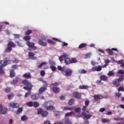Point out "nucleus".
Returning <instances> with one entry per match:
<instances>
[{
    "instance_id": "nucleus-41",
    "label": "nucleus",
    "mask_w": 124,
    "mask_h": 124,
    "mask_svg": "<svg viewBox=\"0 0 124 124\" xmlns=\"http://www.w3.org/2000/svg\"><path fill=\"white\" fill-rule=\"evenodd\" d=\"M87 72V71L85 70V69H80L78 70V73L80 74H85Z\"/></svg>"
},
{
    "instance_id": "nucleus-49",
    "label": "nucleus",
    "mask_w": 124,
    "mask_h": 124,
    "mask_svg": "<svg viewBox=\"0 0 124 124\" xmlns=\"http://www.w3.org/2000/svg\"><path fill=\"white\" fill-rule=\"evenodd\" d=\"M73 114V111H71L70 112H68L65 114V117H70V116H71Z\"/></svg>"
},
{
    "instance_id": "nucleus-9",
    "label": "nucleus",
    "mask_w": 124,
    "mask_h": 124,
    "mask_svg": "<svg viewBox=\"0 0 124 124\" xmlns=\"http://www.w3.org/2000/svg\"><path fill=\"white\" fill-rule=\"evenodd\" d=\"M9 106L10 107H11V108H19L20 105H19V104L17 103H10L9 104Z\"/></svg>"
},
{
    "instance_id": "nucleus-50",
    "label": "nucleus",
    "mask_w": 124,
    "mask_h": 124,
    "mask_svg": "<svg viewBox=\"0 0 124 124\" xmlns=\"http://www.w3.org/2000/svg\"><path fill=\"white\" fill-rule=\"evenodd\" d=\"M49 63L50 64V66H53L56 65V63L54 61H49Z\"/></svg>"
},
{
    "instance_id": "nucleus-37",
    "label": "nucleus",
    "mask_w": 124,
    "mask_h": 124,
    "mask_svg": "<svg viewBox=\"0 0 124 124\" xmlns=\"http://www.w3.org/2000/svg\"><path fill=\"white\" fill-rule=\"evenodd\" d=\"M45 64H47V62H42L41 64H40V65H38V68H40V69H41V68H42V66H43L44 65H45Z\"/></svg>"
},
{
    "instance_id": "nucleus-39",
    "label": "nucleus",
    "mask_w": 124,
    "mask_h": 124,
    "mask_svg": "<svg viewBox=\"0 0 124 124\" xmlns=\"http://www.w3.org/2000/svg\"><path fill=\"white\" fill-rule=\"evenodd\" d=\"M43 112V109L42 108H38L37 109V114L38 115H41Z\"/></svg>"
},
{
    "instance_id": "nucleus-34",
    "label": "nucleus",
    "mask_w": 124,
    "mask_h": 124,
    "mask_svg": "<svg viewBox=\"0 0 124 124\" xmlns=\"http://www.w3.org/2000/svg\"><path fill=\"white\" fill-rule=\"evenodd\" d=\"M77 62V59L75 58H72L71 59V63H76Z\"/></svg>"
},
{
    "instance_id": "nucleus-16",
    "label": "nucleus",
    "mask_w": 124,
    "mask_h": 124,
    "mask_svg": "<svg viewBox=\"0 0 124 124\" xmlns=\"http://www.w3.org/2000/svg\"><path fill=\"white\" fill-rule=\"evenodd\" d=\"M93 97L95 101H97L98 99H102L103 98V96L99 94L94 95Z\"/></svg>"
},
{
    "instance_id": "nucleus-7",
    "label": "nucleus",
    "mask_w": 124,
    "mask_h": 124,
    "mask_svg": "<svg viewBox=\"0 0 124 124\" xmlns=\"http://www.w3.org/2000/svg\"><path fill=\"white\" fill-rule=\"evenodd\" d=\"M73 96L75 97V98H77L78 99H81V93L77 92H75L73 93Z\"/></svg>"
},
{
    "instance_id": "nucleus-45",
    "label": "nucleus",
    "mask_w": 124,
    "mask_h": 124,
    "mask_svg": "<svg viewBox=\"0 0 124 124\" xmlns=\"http://www.w3.org/2000/svg\"><path fill=\"white\" fill-rule=\"evenodd\" d=\"M50 68L51 69L52 71H56V70H57V67L54 66H50Z\"/></svg>"
},
{
    "instance_id": "nucleus-30",
    "label": "nucleus",
    "mask_w": 124,
    "mask_h": 124,
    "mask_svg": "<svg viewBox=\"0 0 124 124\" xmlns=\"http://www.w3.org/2000/svg\"><path fill=\"white\" fill-rule=\"evenodd\" d=\"M47 115H48V112H47L46 110H45L43 111L42 113V117H43V118H45V117H47Z\"/></svg>"
},
{
    "instance_id": "nucleus-35",
    "label": "nucleus",
    "mask_w": 124,
    "mask_h": 124,
    "mask_svg": "<svg viewBox=\"0 0 124 124\" xmlns=\"http://www.w3.org/2000/svg\"><path fill=\"white\" fill-rule=\"evenodd\" d=\"M23 39L26 41H29V40H31V36L29 35H27L24 36Z\"/></svg>"
},
{
    "instance_id": "nucleus-58",
    "label": "nucleus",
    "mask_w": 124,
    "mask_h": 124,
    "mask_svg": "<svg viewBox=\"0 0 124 124\" xmlns=\"http://www.w3.org/2000/svg\"><path fill=\"white\" fill-rule=\"evenodd\" d=\"M124 61L123 60H119L118 62L117 63L118 64H122V63H124Z\"/></svg>"
},
{
    "instance_id": "nucleus-51",
    "label": "nucleus",
    "mask_w": 124,
    "mask_h": 124,
    "mask_svg": "<svg viewBox=\"0 0 124 124\" xmlns=\"http://www.w3.org/2000/svg\"><path fill=\"white\" fill-rule=\"evenodd\" d=\"M73 103H74V100L73 99L70 100L68 102V104L70 106L72 105V104H73Z\"/></svg>"
},
{
    "instance_id": "nucleus-29",
    "label": "nucleus",
    "mask_w": 124,
    "mask_h": 124,
    "mask_svg": "<svg viewBox=\"0 0 124 124\" xmlns=\"http://www.w3.org/2000/svg\"><path fill=\"white\" fill-rule=\"evenodd\" d=\"M107 52L108 53V55H112L113 54H114V52H113V51L112 49L110 48H108L106 49Z\"/></svg>"
},
{
    "instance_id": "nucleus-12",
    "label": "nucleus",
    "mask_w": 124,
    "mask_h": 124,
    "mask_svg": "<svg viewBox=\"0 0 124 124\" xmlns=\"http://www.w3.org/2000/svg\"><path fill=\"white\" fill-rule=\"evenodd\" d=\"M44 40V39H41L39 40L38 43L39 45H41V46H43L44 47H46L47 46V43L44 42L43 41Z\"/></svg>"
},
{
    "instance_id": "nucleus-6",
    "label": "nucleus",
    "mask_w": 124,
    "mask_h": 124,
    "mask_svg": "<svg viewBox=\"0 0 124 124\" xmlns=\"http://www.w3.org/2000/svg\"><path fill=\"white\" fill-rule=\"evenodd\" d=\"M26 45L28 47H29V51H34V50H36L37 49V47L34 46V43H31V42H26Z\"/></svg>"
},
{
    "instance_id": "nucleus-48",
    "label": "nucleus",
    "mask_w": 124,
    "mask_h": 124,
    "mask_svg": "<svg viewBox=\"0 0 124 124\" xmlns=\"http://www.w3.org/2000/svg\"><path fill=\"white\" fill-rule=\"evenodd\" d=\"M114 121H124V118L121 117L114 118Z\"/></svg>"
},
{
    "instance_id": "nucleus-2",
    "label": "nucleus",
    "mask_w": 124,
    "mask_h": 124,
    "mask_svg": "<svg viewBox=\"0 0 124 124\" xmlns=\"http://www.w3.org/2000/svg\"><path fill=\"white\" fill-rule=\"evenodd\" d=\"M11 64V60L8 58H6L5 61L3 62V63L2 60L0 61V64H1L0 65V76H1L2 74H4V71L2 69V67H3V66H6L7 64Z\"/></svg>"
},
{
    "instance_id": "nucleus-36",
    "label": "nucleus",
    "mask_w": 124,
    "mask_h": 124,
    "mask_svg": "<svg viewBox=\"0 0 124 124\" xmlns=\"http://www.w3.org/2000/svg\"><path fill=\"white\" fill-rule=\"evenodd\" d=\"M33 106L35 108H37V107H39V103L37 102H34V103H33Z\"/></svg>"
},
{
    "instance_id": "nucleus-63",
    "label": "nucleus",
    "mask_w": 124,
    "mask_h": 124,
    "mask_svg": "<svg viewBox=\"0 0 124 124\" xmlns=\"http://www.w3.org/2000/svg\"><path fill=\"white\" fill-rule=\"evenodd\" d=\"M105 111V108H100L99 110V112L100 113H103V112H104Z\"/></svg>"
},
{
    "instance_id": "nucleus-54",
    "label": "nucleus",
    "mask_w": 124,
    "mask_h": 124,
    "mask_svg": "<svg viewBox=\"0 0 124 124\" xmlns=\"http://www.w3.org/2000/svg\"><path fill=\"white\" fill-rule=\"evenodd\" d=\"M40 75L42 77H43L45 75V71L41 70L40 71Z\"/></svg>"
},
{
    "instance_id": "nucleus-20",
    "label": "nucleus",
    "mask_w": 124,
    "mask_h": 124,
    "mask_svg": "<svg viewBox=\"0 0 124 124\" xmlns=\"http://www.w3.org/2000/svg\"><path fill=\"white\" fill-rule=\"evenodd\" d=\"M52 91L54 93H59L61 91V89H60V88L58 87H53L52 88Z\"/></svg>"
},
{
    "instance_id": "nucleus-59",
    "label": "nucleus",
    "mask_w": 124,
    "mask_h": 124,
    "mask_svg": "<svg viewBox=\"0 0 124 124\" xmlns=\"http://www.w3.org/2000/svg\"><path fill=\"white\" fill-rule=\"evenodd\" d=\"M115 95L117 96V97H120V96H122V93H115Z\"/></svg>"
},
{
    "instance_id": "nucleus-32",
    "label": "nucleus",
    "mask_w": 124,
    "mask_h": 124,
    "mask_svg": "<svg viewBox=\"0 0 124 124\" xmlns=\"http://www.w3.org/2000/svg\"><path fill=\"white\" fill-rule=\"evenodd\" d=\"M74 111L75 113H78V114H80V113H81V108H77L75 109Z\"/></svg>"
},
{
    "instance_id": "nucleus-22",
    "label": "nucleus",
    "mask_w": 124,
    "mask_h": 124,
    "mask_svg": "<svg viewBox=\"0 0 124 124\" xmlns=\"http://www.w3.org/2000/svg\"><path fill=\"white\" fill-rule=\"evenodd\" d=\"M102 69V67L101 66H98L97 68L93 67L92 70L93 71H101Z\"/></svg>"
},
{
    "instance_id": "nucleus-17",
    "label": "nucleus",
    "mask_w": 124,
    "mask_h": 124,
    "mask_svg": "<svg viewBox=\"0 0 124 124\" xmlns=\"http://www.w3.org/2000/svg\"><path fill=\"white\" fill-rule=\"evenodd\" d=\"M31 98L33 100H38L39 98V94H34L31 96Z\"/></svg>"
},
{
    "instance_id": "nucleus-52",
    "label": "nucleus",
    "mask_w": 124,
    "mask_h": 124,
    "mask_svg": "<svg viewBox=\"0 0 124 124\" xmlns=\"http://www.w3.org/2000/svg\"><path fill=\"white\" fill-rule=\"evenodd\" d=\"M108 76H114L115 75V74L113 73L112 71H109L108 73Z\"/></svg>"
},
{
    "instance_id": "nucleus-3",
    "label": "nucleus",
    "mask_w": 124,
    "mask_h": 124,
    "mask_svg": "<svg viewBox=\"0 0 124 124\" xmlns=\"http://www.w3.org/2000/svg\"><path fill=\"white\" fill-rule=\"evenodd\" d=\"M22 83L24 86H25L23 87L24 90H26V91H31L33 86L30 81L27 79H24L22 81Z\"/></svg>"
},
{
    "instance_id": "nucleus-21",
    "label": "nucleus",
    "mask_w": 124,
    "mask_h": 124,
    "mask_svg": "<svg viewBox=\"0 0 124 124\" xmlns=\"http://www.w3.org/2000/svg\"><path fill=\"white\" fill-rule=\"evenodd\" d=\"M101 123H103V124L110 123L111 122V120L110 119H107V118H103L101 120Z\"/></svg>"
},
{
    "instance_id": "nucleus-44",
    "label": "nucleus",
    "mask_w": 124,
    "mask_h": 124,
    "mask_svg": "<svg viewBox=\"0 0 124 124\" xmlns=\"http://www.w3.org/2000/svg\"><path fill=\"white\" fill-rule=\"evenodd\" d=\"M100 79L103 81H105V80H107V77H106V76H101Z\"/></svg>"
},
{
    "instance_id": "nucleus-4",
    "label": "nucleus",
    "mask_w": 124,
    "mask_h": 124,
    "mask_svg": "<svg viewBox=\"0 0 124 124\" xmlns=\"http://www.w3.org/2000/svg\"><path fill=\"white\" fill-rule=\"evenodd\" d=\"M43 107H46L47 111H51V110H54L55 107L53 105V102L46 101L43 104Z\"/></svg>"
},
{
    "instance_id": "nucleus-13",
    "label": "nucleus",
    "mask_w": 124,
    "mask_h": 124,
    "mask_svg": "<svg viewBox=\"0 0 124 124\" xmlns=\"http://www.w3.org/2000/svg\"><path fill=\"white\" fill-rule=\"evenodd\" d=\"M46 91H47V87L46 86H42L39 89V94H41L42 93H44V92H45Z\"/></svg>"
},
{
    "instance_id": "nucleus-60",
    "label": "nucleus",
    "mask_w": 124,
    "mask_h": 124,
    "mask_svg": "<svg viewBox=\"0 0 124 124\" xmlns=\"http://www.w3.org/2000/svg\"><path fill=\"white\" fill-rule=\"evenodd\" d=\"M14 36L15 37V38H19V37H20V35L18 34H14Z\"/></svg>"
},
{
    "instance_id": "nucleus-43",
    "label": "nucleus",
    "mask_w": 124,
    "mask_h": 124,
    "mask_svg": "<svg viewBox=\"0 0 124 124\" xmlns=\"http://www.w3.org/2000/svg\"><path fill=\"white\" fill-rule=\"evenodd\" d=\"M14 97V94L13 93H11L10 94L8 95V98L9 99H12Z\"/></svg>"
},
{
    "instance_id": "nucleus-8",
    "label": "nucleus",
    "mask_w": 124,
    "mask_h": 124,
    "mask_svg": "<svg viewBox=\"0 0 124 124\" xmlns=\"http://www.w3.org/2000/svg\"><path fill=\"white\" fill-rule=\"evenodd\" d=\"M67 57H69V55L67 53H63L62 56L59 57V61L60 62H63Z\"/></svg>"
},
{
    "instance_id": "nucleus-14",
    "label": "nucleus",
    "mask_w": 124,
    "mask_h": 124,
    "mask_svg": "<svg viewBox=\"0 0 124 124\" xmlns=\"http://www.w3.org/2000/svg\"><path fill=\"white\" fill-rule=\"evenodd\" d=\"M22 77L23 78H25V79H31V73H26L22 76Z\"/></svg>"
},
{
    "instance_id": "nucleus-33",
    "label": "nucleus",
    "mask_w": 124,
    "mask_h": 124,
    "mask_svg": "<svg viewBox=\"0 0 124 124\" xmlns=\"http://www.w3.org/2000/svg\"><path fill=\"white\" fill-rule=\"evenodd\" d=\"M13 62H16V63H18V62H20V61H19L18 59H17V58L14 57L13 58L12 60Z\"/></svg>"
},
{
    "instance_id": "nucleus-24",
    "label": "nucleus",
    "mask_w": 124,
    "mask_h": 124,
    "mask_svg": "<svg viewBox=\"0 0 124 124\" xmlns=\"http://www.w3.org/2000/svg\"><path fill=\"white\" fill-rule=\"evenodd\" d=\"M89 87L88 85H80L79 86V89L80 90H88Z\"/></svg>"
},
{
    "instance_id": "nucleus-15",
    "label": "nucleus",
    "mask_w": 124,
    "mask_h": 124,
    "mask_svg": "<svg viewBox=\"0 0 124 124\" xmlns=\"http://www.w3.org/2000/svg\"><path fill=\"white\" fill-rule=\"evenodd\" d=\"M7 46L10 47L12 49L13 48H15V47H16V44L12 41H10L8 42Z\"/></svg>"
},
{
    "instance_id": "nucleus-10",
    "label": "nucleus",
    "mask_w": 124,
    "mask_h": 124,
    "mask_svg": "<svg viewBox=\"0 0 124 124\" xmlns=\"http://www.w3.org/2000/svg\"><path fill=\"white\" fill-rule=\"evenodd\" d=\"M7 113V108H2V106L0 105V114L5 115Z\"/></svg>"
},
{
    "instance_id": "nucleus-61",
    "label": "nucleus",
    "mask_w": 124,
    "mask_h": 124,
    "mask_svg": "<svg viewBox=\"0 0 124 124\" xmlns=\"http://www.w3.org/2000/svg\"><path fill=\"white\" fill-rule=\"evenodd\" d=\"M85 106H89V105L90 104V101L86 100L85 102Z\"/></svg>"
},
{
    "instance_id": "nucleus-27",
    "label": "nucleus",
    "mask_w": 124,
    "mask_h": 124,
    "mask_svg": "<svg viewBox=\"0 0 124 124\" xmlns=\"http://www.w3.org/2000/svg\"><path fill=\"white\" fill-rule=\"evenodd\" d=\"M23 112V108H19L17 110L16 114V115H20L21 113Z\"/></svg>"
},
{
    "instance_id": "nucleus-46",
    "label": "nucleus",
    "mask_w": 124,
    "mask_h": 124,
    "mask_svg": "<svg viewBox=\"0 0 124 124\" xmlns=\"http://www.w3.org/2000/svg\"><path fill=\"white\" fill-rule=\"evenodd\" d=\"M32 31L31 30H27L25 31L26 35H29L31 33H32Z\"/></svg>"
},
{
    "instance_id": "nucleus-42",
    "label": "nucleus",
    "mask_w": 124,
    "mask_h": 124,
    "mask_svg": "<svg viewBox=\"0 0 124 124\" xmlns=\"http://www.w3.org/2000/svg\"><path fill=\"white\" fill-rule=\"evenodd\" d=\"M64 124H72L71 121L69 120L68 119H66L65 120Z\"/></svg>"
},
{
    "instance_id": "nucleus-62",
    "label": "nucleus",
    "mask_w": 124,
    "mask_h": 124,
    "mask_svg": "<svg viewBox=\"0 0 124 124\" xmlns=\"http://www.w3.org/2000/svg\"><path fill=\"white\" fill-rule=\"evenodd\" d=\"M117 80H118V82H119L120 83H121V82H122V81H123V80H124V78H118Z\"/></svg>"
},
{
    "instance_id": "nucleus-19",
    "label": "nucleus",
    "mask_w": 124,
    "mask_h": 124,
    "mask_svg": "<svg viewBox=\"0 0 124 124\" xmlns=\"http://www.w3.org/2000/svg\"><path fill=\"white\" fill-rule=\"evenodd\" d=\"M19 81V78H14V79L11 81V85H15L16 84H17L18 82Z\"/></svg>"
},
{
    "instance_id": "nucleus-56",
    "label": "nucleus",
    "mask_w": 124,
    "mask_h": 124,
    "mask_svg": "<svg viewBox=\"0 0 124 124\" xmlns=\"http://www.w3.org/2000/svg\"><path fill=\"white\" fill-rule=\"evenodd\" d=\"M12 68L14 69H18V65H13L12 66Z\"/></svg>"
},
{
    "instance_id": "nucleus-11",
    "label": "nucleus",
    "mask_w": 124,
    "mask_h": 124,
    "mask_svg": "<svg viewBox=\"0 0 124 124\" xmlns=\"http://www.w3.org/2000/svg\"><path fill=\"white\" fill-rule=\"evenodd\" d=\"M35 54L34 53L32 52H29L28 53V56H29V59H30V60H35V59H36V57L35 56Z\"/></svg>"
},
{
    "instance_id": "nucleus-28",
    "label": "nucleus",
    "mask_w": 124,
    "mask_h": 124,
    "mask_svg": "<svg viewBox=\"0 0 124 124\" xmlns=\"http://www.w3.org/2000/svg\"><path fill=\"white\" fill-rule=\"evenodd\" d=\"M10 76L11 78L15 77V73L14 72V70L12 69L11 70L10 73Z\"/></svg>"
},
{
    "instance_id": "nucleus-25",
    "label": "nucleus",
    "mask_w": 124,
    "mask_h": 124,
    "mask_svg": "<svg viewBox=\"0 0 124 124\" xmlns=\"http://www.w3.org/2000/svg\"><path fill=\"white\" fill-rule=\"evenodd\" d=\"M11 51H12V48L8 46L7 47H6L4 52L5 53H10V52H11Z\"/></svg>"
},
{
    "instance_id": "nucleus-47",
    "label": "nucleus",
    "mask_w": 124,
    "mask_h": 124,
    "mask_svg": "<svg viewBox=\"0 0 124 124\" xmlns=\"http://www.w3.org/2000/svg\"><path fill=\"white\" fill-rule=\"evenodd\" d=\"M31 90L28 91V92L25 93V97H28V96L31 93Z\"/></svg>"
},
{
    "instance_id": "nucleus-18",
    "label": "nucleus",
    "mask_w": 124,
    "mask_h": 124,
    "mask_svg": "<svg viewBox=\"0 0 124 124\" xmlns=\"http://www.w3.org/2000/svg\"><path fill=\"white\" fill-rule=\"evenodd\" d=\"M64 62L65 64H66V65H68V64H70L71 63L70 58H68V57H67L66 59L64 60Z\"/></svg>"
},
{
    "instance_id": "nucleus-40",
    "label": "nucleus",
    "mask_w": 124,
    "mask_h": 124,
    "mask_svg": "<svg viewBox=\"0 0 124 124\" xmlns=\"http://www.w3.org/2000/svg\"><path fill=\"white\" fill-rule=\"evenodd\" d=\"M21 121L23 122H26L28 120V117L26 116L25 115H23L21 117Z\"/></svg>"
},
{
    "instance_id": "nucleus-53",
    "label": "nucleus",
    "mask_w": 124,
    "mask_h": 124,
    "mask_svg": "<svg viewBox=\"0 0 124 124\" xmlns=\"http://www.w3.org/2000/svg\"><path fill=\"white\" fill-rule=\"evenodd\" d=\"M11 91V89L9 87H7L5 89V93H10V91Z\"/></svg>"
},
{
    "instance_id": "nucleus-64",
    "label": "nucleus",
    "mask_w": 124,
    "mask_h": 124,
    "mask_svg": "<svg viewBox=\"0 0 124 124\" xmlns=\"http://www.w3.org/2000/svg\"><path fill=\"white\" fill-rule=\"evenodd\" d=\"M91 55H92L91 53H87L86 55H85V56H86V58H91Z\"/></svg>"
},
{
    "instance_id": "nucleus-55",
    "label": "nucleus",
    "mask_w": 124,
    "mask_h": 124,
    "mask_svg": "<svg viewBox=\"0 0 124 124\" xmlns=\"http://www.w3.org/2000/svg\"><path fill=\"white\" fill-rule=\"evenodd\" d=\"M118 74H124V70H119L118 72Z\"/></svg>"
},
{
    "instance_id": "nucleus-1",
    "label": "nucleus",
    "mask_w": 124,
    "mask_h": 124,
    "mask_svg": "<svg viewBox=\"0 0 124 124\" xmlns=\"http://www.w3.org/2000/svg\"><path fill=\"white\" fill-rule=\"evenodd\" d=\"M57 68L58 70H60V71L65 72L66 76H71V75L73 72V71L71 69L66 68L65 66L63 67H62V66H58Z\"/></svg>"
},
{
    "instance_id": "nucleus-38",
    "label": "nucleus",
    "mask_w": 124,
    "mask_h": 124,
    "mask_svg": "<svg viewBox=\"0 0 124 124\" xmlns=\"http://www.w3.org/2000/svg\"><path fill=\"white\" fill-rule=\"evenodd\" d=\"M48 43H50V44H52V45H55L56 44V42L52 41V40H50L49 39H48L47 40Z\"/></svg>"
},
{
    "instance_id": "nucleus-26",
    "label": "nucleus",
    "mask_w": 124,
    "mask_h": 124,
    "mask_svg": "<svg viewBox=\"0 0 124 124\" xmlns=\"http://www.w3.org/2000/svg\"><path fill=\"white\" fill-rule=\"evenodd\" d=\"M86 47H87V44L82 43L79 45L78 49H83V48H86Z\"/></svg>"
},
{
    "instance_id": "nucleus-31",
    "label": "nucleus",
    "mask_w": 124,
    "mask_h": 124,
    "mask_svg": "<svg viewBox=\"0 0 124 124\" xmlns=\"http://www.w3.org/2000/svg\"><path fill=\"white\" fill-rule=\"evenodd\" d=\"M26 105H27V106H29V107H32V106H33V102H28L26 103Z\"/></svg>"
},
{
    "instance_id": "nucleus-23",
    "label": "nucleus",
    "mask_w": 124,
    "mask_h": 124,
    "mask_svg": "<svg viewBox=\"0 0 124 124\" xmlns=\"http://www.w3.org/2000/svg\"><path fill=\"white\" fill-rule=\"evenodd\" d=\"M113 85H114V86H116V87H120V86H121V82H119V81H118L117 79L114 80L113 81Z\"/></svg>"
},
{
    "instance_id": "nucleus-5",
    "label": "nucleus",
    "mask_w": 124,
    "mask_h": 124,
    "mask_svg": "<svg viewBox=\"0 0 124 124\" xmlns=\"http://www.w3.org/2000/svg\"><path fill=\"white\" fill-rule=\"evenodd\" d=\"M86 109H87V106H84L82 107V110L83 111L81 113V115L83 117V120H89V119H90L92 117V115L87 114V113H86V111H86Z\"/></svg>"
},
{
    "instance_id": "nucleus-57",
    "label": "nucleus",
    "mask_w": 124,
    "mask_h": 124,
    "mask_svg": "<svg viewBox=\"0 0 124 124\" xmlns=\"http://www.w3.org/2000/svg\"><path fill=\"white\" fill-rule=\"evenodd\" d=\"M52 40H54V41H56V42H61V40H60V39L56 38H52Z\"/></svg>"
}]
</instances>
